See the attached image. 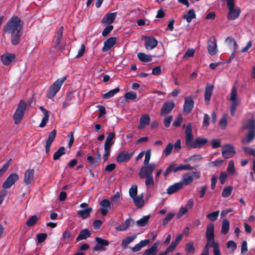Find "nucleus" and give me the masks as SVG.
<instances>
[{"instance_id": "1", "label": "nucleus", "mask_w": 255, "mask_h": 255, "mask_svg": "<svg viewBox=\"0 0 255 255\" xmlns=\"http://www.w3.org/2000/svg\"><path fill=\"white\" fill-rule=\"evenodd\" d=\"M185 144L187 147L198 148L203 147L208 142L206 138L197 137L193 141L194 136L192 132V125L189 123L185 129Z\"/></svg>"}, {"instance_id": "2", "label": "nucleus", "mask_w": 255, "mask_h": 255, "mask_svg": "<svg viewBox=\"0 0 255 255\" xmlns=\"http://www.w3.org/2000/svg\"><path fill=\"white\" fill-rule=\"evenodd\" d=\"M23 25V21L17 16L13 15L3 26V31L8 33L22 32Z\"/></svg>"}, {"instance_id": "3", "label": "nucleus", "mask_w": 255, "mask_h": 255, "mask_svg": "<svg viewBox=\"0 0 255 255\" xmlns=\"http://www.w3.org/2000/svg\"><path fill=\"white\" fill-rule=\"evenodd\" d=\"M66 77H63L61 78L58 79L54 83L49 87L46 94V96L48 99H52L56 94L60 90L61 86L64 82L66 80Z\"/></svg>"}, {"instance_id": "4", "label": "nucleus", "mask_w": 255, "mask_h": 255, "mask_svg": "<svg viewBox=\"0 0 255 255\" xmlns=\"http://www.w3.org/2000/svg\"><path fill=\"white\" fill-rule=\"evenodd\" d=\"M108 136L106 137L104 144V154L103 155V159L104 161L108 160V157L110 155L111 148L114 144L113 139L116 137L115 132L107 133Z\"/></svg>"}, {"instance_id": "5", "label": "nucleus", "mask_w": 255, "mask_h": 255, "mask_svg": "<svg viewBox=\"0 0 255 255\" xmlns=\"http://www.w3.org/2000/svg\"><path fill=\"white\" fill-rule=\"evenodd\" d=\"M26 106L24 101L20 100L13 116L15 124H18L21 121L24 116Z\"/></svg>"}, {"instance_id": "6", "label": "nucleus", "mask_w": 255, "mask_h": 255, "mask_svg": "<svg viewBox=\"0 0 255 255\" xmlns=\"http://www.w3.org/2000/svg\"><path fill=\"white\" fill-rule=\"evenodd\" d=\"M230 100L231 101L230 105V113L232 116H234L238 105L237 100V88L236 86L232 87Z\"/></svg>"}, {"instance_id": "7", "label": "nucleus", "mask_w": 255, "mask_h": 255, "mask_svg": "<svg viewBox=\"0 0 255 255\" xmlns=\"http://www.w3.org/2000/svg\"><path fill=\"white\" fill-rule=\"evenodd\" d=\"M156 168L155 163H151L149 165L142 166L139 171V176L140 178H144L145 176H152L153 171Z\"/></svg>"}, {"instance_id": "8", "label": "nucleus", "mask_w": 255, "mask_h": 255, "mask_svg": "<svg viewBox=\"0 0 255 255\" xmlns=\"http://www.w3.org/2000/svg\"><path fill=\"white\" fill-rule=\"evenodd\" d=\"M63 27L61 26L57 30L53 40L52 47L59 50H62L63 47L59 44L63 38Z\"/></svg>"}, {"instance_id": "9", "label": "nucleus", "mask_w": 255, "mask_h": 255, "mask_svg": "<svg viewBox=\"0 0 255 255\" xmlns=\"http://www.w3.org/2000/svg\"><path fill=\"white\" fill-rule=\"evenodd\" d=\"M19 179V176L16 173L10 174L2 184V188L4 189L10 188Z\"/></svg>"}, {"instance_id": "10", "label": "nucleus", "mask_w": 255, "mask_h": 255, "mask_svg": "<svg viewBox=\"0 0 255 255\" xmlns=\"http://www.w3.org/2000/svg\"><path fill=\"white\" fill-rule=\"evenodd\" d=\"M222 153L224 158L228 159L233 157L236 152L234 147L232 145L228 144L223 147Z\"/></svg>"}, {"instance_id": "11", "label": "nucleus", "mask_w": 255, "mask_h": 255, "mask_svg": "<svg viewBox=\"0 0 255 255\" xmlns=\"http://www.w3.org/2000/svg\"><path fill=\"white\" fill-rule=\"evenodd\" d=\"M208 51L210 55H214L218 52L217 42L215 38L211 37L207 42Z\"/></svg>"}, {"instance_id": "12", "label": "nucleus", "mask_w": 255, "mask_h": 255, "mask_svg": "<svg viewBox=\"0 0 255 255\" xmlns=\"http://www.w3.org/2000/svg\"><path fill=\"white\" fill-rule=\"evenodd\" d=\"M175 105L173 101H167L165 102L160 111L161 116H165L169 114L175 107Z\"/></svg>"}, {"instance_id": "13", "label": "nucleus", "mask_w": 255, "mask_h": 255, "mask_svg": "<svg viewBox=\"0 0 255 255\" xmlns=\"http://www.w3.org/2000/svg\"><path fill=\"white\" fill-rule=\"evenodd\" d=\"M133 152L125 151H121L116 157L117 161L120 163L128 161L133 156Z\"/></svg>"}, {"instance_id": "14", "label": "nucleus", "mask_w": 255, "mask_h": 255, "mask_svg": "<svg viewBox=\"0 0 255 255\" xmlns=\"http://www.w3.org/2000/svg\"><path fill=\"white\" fill-rule=\"evenodd\" d=\"M157 40L152 36H146L144 46L147 50H152L157 46Z\"/></svg>"}, {"instance_id": "15", "label": "nucleus", "mask_w": 255, "mask_h": 255, "mask_svg": "<svg viewBox=\"0 0 255 255\" xmlns=\"http://www.w3.org/2000/svg\"><path fill=\"white\" fill-rule=\"evenodd\" d=\"M99 205L101 206L100 211L102 215L105 216L108 213V210L111 208L110 201L107 199H104L101 201Z\"/></svg>"}, {"instance_id": "16", "label": "nucleus", "mask_w": 255, "mask_h": 255, "mask_svg": "<svg viewBox=\"0 0 255 255\" xmlns=\"http://www.w3.org/2000/svg\"><path fill=\"white\" fill-rule=\"evenodd\" d=\"M194 101L191 97H185L183 105L184 112L187 114L190 113L194 107Z\"/></svg>"}, {"instance_id": "17", "label": "nucleus", "mask_w": 255, "mask_h": 255, "mask_svg": "<svg viewBox=\"0 0 255 255\" xmlns=\"http://www.w3.org/2000/svg\"><path fill=\"white\" fill-rule=\"evenodd\" d=\"M95 240L97 244L93 249L95 251L105 250L104 247L108 246L109 245V242L107 240L99 237H96Z\"/></svg>"}, {"instance_id": "18", "label": "nucleus", "mask_w": 255, "mask_h": 255, "mask_svg": "<svg viewBox=\"0 0 255 255\" xmlns=\"http://www.w3.org/2000/svg\"><path fill=\"white\" fill-rule=\"evenodd\" d=\"M56 130H53L49 134L47 139L46 140L45 148V151L46 153L48 154L50 150V146L54 141L56 135Z\"/></svg>"}, {"instance_id": "19", "label": "nucleus", "mask_w": 255, "mask_h": 255, "mask_svg": "<svg viewBox=\"0 0 255 255\" xmlns=\"http://www.w3.org/2000/svg\"><path fill=\"white\" fill-rule=\"evenodd\" d=\"M34 170L33 169H28L26 170L24 173L23 183L25 185L30 184L34 180Z\"/></svg>"}, {"instance_id": "20", "label": "nucleus", "mask_w": 255, "mask_h": 255, "mask_svg": "<svg viewBox=\"0 0 255 255\" xmlns=\"http://www.w3.org/2000/svg\"><path fill=\"white\" fill-rule=\"evenodd\" d=\"M214 85L207 83L205 87L204 94L205 102L207 105L209 104L211 96L213 94Z\"/></svg>"}, {"instance_id": "21", "label": "nucleus", "mask_w": 255, "mask_h": 255, "mask_svg": "<svg viewBox=\"0 0 255 255\" xmlns=\"http://www.w3.org/2000/svg\"><path fill=\"white\" fill-rule=\"evenodd\" d=\"M15 59V55L9 53H4L0 57L1 62L3 64L6 66L9 65Z\"/></svg>"}, {"instance_id": "22", "label": "nucleus", "mask_w": 255, "mask_h": 255, "mask_svg": "<svg viewBox=\"0 0 255 255\" xmlns=\"http://www.w3.org/2000/svg\"><path fill=\"white\" fill-rule=\"evenodd\" d=\"M116 42L117 38L115 37H111L108 38L104 43L102 51L103 52L109 51L116 43Z\"/></svg>"}, {"instance_id": "23", "label": "nucleus", "mask_w": 255, "mask_h": 255, "mask_svg": "<svg viewBox=\"0 0 255 255\" xmlns=\"http://www.w3.org/2000/svg\"><path fill=\"white\" fill-rule=\"evenodd\" d=\"M134 225V221L130 218H128L126 220L123 225H120L116 227V230L117 231H126L129 226H133Z\"/></svg>"}, {"instance_id": "24", "label": "nucleus", "mask_w": 255, "mask_h": 255, "mask_svg": "<svg viewBox=\"0 0 255 255\" xmlns=\"http://www.w3.org/2000/svg\"><path fill=\"white\" fill-rule=\"evenodd\" d=\"M183 188L182 183L179 182H177L174 183V184L170 186L167 189V193L169 195L172 194L173 193H175L176 192H177L180 190L182 189Z\"/></svg>"}, {"instance_id": "25", "label": "nucleus", "mask_w": 255, "mask_h": 255, "mask_svg": "<svg viewBox=\"0 0 255 255\" xmlns=\"http://www.w3.org/2000/svg\"><path fill=\"white\" fill-rule=\"evenodd\" d=\"M116 16V12L106 13L102 19V22L105 24H109L111 25L114 22Z\"/></svg>"}, {"instance_id": "26", "label": "nucleus", "mask_w": 255, "mask_h": 255, "mask_svg": "<svg viewBox=\"0 0 255 255\" xmlns=\"http://www.w3.org/2000/svg\"><path fill=\"white\" fill-rule=\"evenodd\" d=\"M241 13V10L239 7L232 8L229 10L227 18L229 20H235L239 17Z\"/></svg>"}, {"instance_id": "27", "label": "nucleus", "mask_w": 255, "mask_h": 255, "mask_svg": "<svg viewBox=\"0 0 255 255\" xmlns=\"http://www.w3.org/2000/svg\"><path fill=\"white\" fill-rule=\"evenodd\" d=\"M150 121V118L147 115H144L139 119V124L138 126V129H142L148 126Z\"/></svg>"}, {"instance_id": "28", "label": "nucleus", "mask_w": 255, "mask_h": 255, "mask_svg": "<svg viewBox=\"0 0 255 255\" xmlns=\"http://www.w3.org/2000/svg\"><path fill=\"white\" fill-rule=\"evenodd\" d=\"M91 235V231L88 229H84L82 230L76 238V242H79L81 240H86L90 237Z\"/></svg>"}, {"instance_id": "29", "label": "nucleus", "mask_w": 255, "mask_h": 255, "mask_svg": "<svg viewBox=\"0 0 255 255\" xmlns=\"http://www.w3.org/2000/svg\"><path fill=\"white\" fill-rule=\"evenodd\" d=\"M22 32H18V33H11V42L13 45H17L20 41V37Z\"/></svg>"}, {"instance_id": "30", "label": "nucleus", "mask_w": 255, "mask_h": 255, "mask_svg": "<svg viewBox=\"0 0 255 255\" xmlns=\"http://www.w3.org/2000/svg\"><path fill=\"white\" fill-rule=\"evenodd\" d=\"M149 243V240H144L141 241L138 244H137L131 248V250L132 252L135 253L141 250L142 248L147 246Z\"/></svg>"}, {"instance_id": "31", "label": "nucleus", "mask_w": 255, "mask_h": 255, "mask_svg": "<svg viewBox=\"0 0 255 255\" xmlns=\"http://www.w3.org/2000/svg\"><path fill=\"white\" fill-rule=\"evenodd\" d=\"M206 238H209V240L215 238L214 225L213 223H210L207 225L206 232Z\"/></svg>"}, {"instance_id": "32", "label": "nucleus", "mask_w": 255, "mask_h": 255, "mask_svg": "<svg viewBox=\"0 0 255 255\" xmlns=\"http://www.w3.org/2000/svg\"><path fill=\"white\" fill-rule=\"evenodd\" d=\"M255 138V130H249L246 137L242 139L243 144H248L252 142Z\"/></svg>"}, {"instance_id": "33", "label": "nucleus", "mask_w": 255, "mask_h": 255, "mask_svg": "<svg viewBox=\"0 0 255 255\" xmlns=\"http://www.w3.org/2000/svg\"><path fill=\"white\" fill-rule=\"evenodd\" d=\"M242 128L243 130L249 129V130H255V119L249 120L246 124L243 125Z\"/></svg>"}, {"instance_id": "34", "label": "nucleus", "mask_w": 255, "mask_h": 255, "mask_svg": "<svg viewBox=\"0 0 255 255\" xmlns=\"http://www.w3.org/2000/svg\"><path fill=\"white\" fill-rule=\"evenodd\" d=\"M136 237L137 236L136 235L126 237L122 240L121 246L124 249H126L128 247V246L136 238Z\"/></svg>"}, {"instance_id": "35", "label": "nucleus", "mask_w": 255, "mask_h": 255, "mask_svg": "<svg viewBox=\"0 0 255 255\" xmlns=\"http://www.w3.org/2000/svg\"><path fill=\"white\" fill-rule=\"evenodd\" d=\"M158 251V244L154 243L150 248L146 249L142 255H155Z\"/></svg>"}, {"instance_id": "36", "label": "nucleus", "mask_w": 255, "mask_h": 255, "mask_svg": "<svg viewBox=\"0 0 255 255\" xmlns=\"http://www.w3.org/2000/svg\"><path fill=\"white\" fill-rule=\"evenodd\" d=\"M93 209L91 208H87L85 209L81 210L78 211L77 215L83 219L87 218L92 212Z\"/></svg>"}, {"instance_id": "37", "label": "nucleus", "mask_w": 255, "mask_h": 255, "mask_svg": "<svg viewBox=\"0 0 255 255\" xmlns=\"http://www.w3.org/2000/svg\"><path fill=\"white\" fill-rule=\"evenodd\" d=\"M196 14L194 9H190L187 14L183 16V18L186 19L188 22H190L193 19L196 18Z\"/></svg>"}, {"instance_id": "38", "label": "nucleus", "mask_w": 255, "mask_h": 255, "mask_svg": "<svg viewBox=\"0 0 255 255\" xmlns=\"http://www.w3.org/2000/svg\"><path fill=\"white\" fill-rule=\"evenodd\" d=\"M137 57L140 61L143 62H149L152 61L150 56L142 52L137 53Z\"/></svg>"}, {"instance_id": "39", "label": "nucleus", "mask_w": 255, "mask_h": 255, "mask_svg": "<svg viewBox=\"0 0 255 255\" xmlns=\"http://www.w3.org/2000/svg\"><path fill=\"white\" fill-rule=\"evenodd\" d=\"M65 148L64 146L60 147L53 154V160H58L61 156L65 154Z\"/></svg>"}, {"instance_id": "40", "label": "nucleus", "mask_w": 255, "mask_h": 255, "mask_svg": "<svg viewBox=\"0 0 255 255\" xmlns=\"http://www.w3.org/2000/svg\"><path fill=\"white\" fill-rule=\"evenodd\" d=\"M230 222L228 219H224L222 224L221 232L223 234H227L229 232Z\"/></svg>"}, {"instance_id": "41", "label": "nucleus", "mask_w": 255, "mask_h": 255, "mask_svg": "<svg viewBox=\"0 0 255 255\" xmlns=\"http://www.w3.org/2000/svg\"><path fill=\"white\" fill-rule=\"evenodd\" d=\"M193 181V178L190 175H188V174L185 173L183 176V178L182 180L180 182L182 183V186L183 185H188L192 183Z\"/></svg>"}, {"instance_id": "42", "label": "nucleus", "mask_w": 255, "mask_h": 255, "mask_svg": "<svg viewBox=\"0 0 255 255\" xmlns=\"http://www.w3.org/2000/svg\"><path fill=\"white\" fill-rule=\"evenodd\" d=\"M133 199L134 205L137 207L141 208L144 206V201L142 199V196H137L131 198Z\"/></svg>"}, {"instance_id": "43", "label": "nucleus", "mask_w": 255, "mask_h": 255, "mask_svg": "<svg viewBox=\"0 0 255 255\" xmlns=\"http://www.w3.org/2000/svg\"><path fill=\"white\" fill-rule=\"evenodd\" d=\"M150 218V215H147L143 217L139 220L136 221V224L139 227H144L146 226L148 222L149 219Z\"/></svg>"}, {"instance_id": "44", "label": "nucleus", "mask_w": 255, "mask_h": 255, "mask_svg": "<svg viewBox=\"0 0 255 255\" xmlns=\"http://www.w3.org/2000/svg\"><path fill=\"white\" fill-rule=\"evenodd\" d=\"M207 239V243L204 247V248L206 249H209L210 247H213L214 249L219 246V244L217 242L215 241V238H213V239L209 240V238Z\"/></svg>"}, {"instance_id": "45", "label": "nucleus", "mask_w": 255, "mask_h": 255, "mask_svg": "<svg viewBox=\"0 0 255 255\" xmlns=\"http://www.w3.org/2000/svg\"><path fill=\"white\" fill-rule=\"evenodd\" d=\"M120 91L119 87H117L114 89L111 90L108 92L105 93L103 95V98L105 99H108L113 97L115 94L118 93Z\"/></svg>"}, {"instance_id": "46", "label": "nucleus", "mask_w": 255, "mask_h": 255, "mask_svg": "<svg viewBox=\"0 0 255 255\" xmlns=\"http://www.w3.org/2000/svg\"><path fill=\"white\" fill-rule=\"evenodd\" d=\"M219 213H220L219 210H218V211H216L215 212H213L212 213L208 214L206 217L210 221H211L212 222H214V221H215L217 219V218L219 216Z\"/></svg>"}, {"instance_id": "47", "label": "nucleus", "mask_w": 255, "mask_h": 255, "mask_svg": "<svg viewBox=\"0 0 255 255\" xmlns=\"http://www.w3.org/2000/svg\"><path fill=\"white\" fill-rule=\"evenodd\" d=\"M232 190L233 187L231 186H228L225 187L222 191V196L224 198L229 197L232 193Z\"/></svg>"}, {"instance_id": "48", "label": "nucleus", "mask_w": 255, "mask_h": 255, "mask_svg": "<svg viewBox=\"0 0 255 255\" xmlns=\"http://www.w3.org/2000/svg\"><path fill=\"white\" fill-rule=\"evenodd\" d=\"M144 178H145V183L147 188L154 186V179L152 175L145 176Z\"/></svg>"}, {"instance_id": "49", "label": "nucleus", "mask_w": 255, "mask_h": 255, "mask_svg": "<svg viewBox=\"0 0 255 255\" xmlns=\"http://www.w3.org/2000/svg\"><path fill=\"white\" fill-rule=\"evenodd\" d=\"M37 220V216L36 215H33L27 220L26 225L28 227H32L36 224Z\"/></svg>"}, {"instance_id": "50", "label": "nucleus", "mask_w": 255, "mask_h": 255, "mask_svg": "<svg viewBox=\"0 0 255 255\" xmlns=\"http://www.w3.org/2000/svg\"><path fill=\"white\" fill-rule=\"evenodd\" d=\"M183 120L182 116L181 114H178L173 121L172 126L174 127H179L180 126Z\"/></svg>"}, {"instance_id": "51", "label": "nucleus", "mask_w": 255, "mask_h": 255, "mask_svg": "<svg viewBox=\"0 0 255 255\" xmlns=\"http://www.w3.org/2000/svg\"><path fill=\"white\" fill-rule=\"evenodd\" d=\"M73 95L71 93H68L63 103V108L65 109L70 105V102L72 99Z\"/></svg>"}, {"instance_id": "52", "label": "nucleus", "mask_w": 255, "mask_h": 255, "mask_svg": "<svg viewBox=\"0 0 255 255\" xmlns=\"http://www.w3.org/2000/svg\"><path fill=\"white\" fill-rule=\"evenodd\" d=\"M176 167V166L175 164H170V165L167 167L165 171L164 172V176L165 177H166L172 172H176L177 171H175Z\"/></svg>"}, {"instance_id": "53", "label": "nucleus", "mask_w": 255, "mask_h": 255, "mask_svg": "<svg viewBox=\"0 0 255 255\" xmlns=\"http://www.w3.org/2000/svg\"><path fill=\"white\" fill-rule=\"evenodd\" d=\"M185 250L188 253L193 254L195 251V248L194 247L193 243L189 242L187 243L186 244Z\"/></svg>"}, {"instance_id": "54", "label": "nucleus", "mask_w": 255, "mask_h": 255, "mask_svg": "<svg viewBox=\"0 0 255 255\" xmlns=\"http://www.w3.org/2000/svg\"><path fill=\"white\" fill-rule=\"evenodd\" d=\"M175 214L173 213H169L167 214L162 222L163 226H166L168 223L174 217Z\"/></svg>"}, {"instance_id": "55", "label": "nucleus", "mask_w": 255, "mask_h": 255, "mask_svg": "<svg viewBox=\"0 0 255 255\" xmlns=\"http://www.w3.org/2000/svg\"><path fill=\"white\" fill-rule=\"evenodd\" d=\"M220 126L222 129H225L227 126V115L224 114L219 122Z\"/></svg>"}, {"instance_id": "56", "label": "nucleus", "mask_w": 255, "mask_h": 255, "mask_svg": "<svg viewBox=\"0 0 255 255\" xmlns=\"http://www.w3.org/2000/svg\"><path fill=\"white\" fill-rule=\"evenodd\" d=\"M137 186L136 185H132L129 190V194L131 198L137 196Z\"/></svg>"}, {"instance_id": "57", "label": "nucleus", "mask_w": 255, "mask_h": 255, "mask_svg": "<svg viewBox=\"0 0 255 255\" xmlns=\"http://www.w3.org/2000/svg\"><path fill=\"white\" fill-rule=\"evenodd\" d=\"M227 170L230 174H233L235 172L234 162L233 160L229 161Z\"/></svg>"}, {"instance_id": "58", "label": "nucleus", "mask_w": 255, "mask_h": 255, "mask_svg": "<svg viewBox=\"0 0 255 255\" xmlns=\"http://www.w3.org/2000/svg\"><path fill=\"white\" fill-rule=\"evenodd\" d=\"M173 147V144L169 142L163 150V153L165 154V156H168L171 153Z\"/></svg>"}, {"instance_id": "59", "label": "nucleus", "mask_w": 255, "mask_h": 255, "mask_svg": "<svg viewBox=\"0 0 255 255\" xmlns=\"http://www.w3.org/2000/svg\"><path fill=\"white\" fill-rule=\"evenodd\" d=\"M113 29L114 26L110 24L109 25L106 26L102 32V35L104 37L107 36L111 32V31L113 30Z\"/></svg>"}, {"instance_id": "60", "label": "nucleus", "mask_w": 255, "mask_h": 255, "mask_svg": "<svg viewBox=\"0 0 255 255\" xmlns=\"http://www.w3.org/2000/svg\"><path fill=\"white\" fill-rule=\"evenodd\" d=\"M127 99L130 100H134L137 97V95L135 93L133 92H129L127 93L125 96Z\"/></svg>"}, {"instance_id": "61", "label": "nucleus", "mask_w": 255, "mask_h": 255, "mask_svg": "<svg viewBox=\"0 0 255 255\" xmlns=\"http://www.w3.org/2000/svg\"><path fill=\"white\" fill-rule=\"evenodd\" d=\"M47 235L46 233H39L36 236V238L39 243L43 242L46 239Z\"/></svg>"}, {"instance_id": "62", "label": "nucleus", "mask_w": 255, "mask_h": 255, "mask_svg": "<svg viewBox=\"0 0 255 255\" xmlns=\"http://www.w3.org/2000/svg\"><path fill=\"white\" fill-rule=\"evenodd\" d=\"M225 42L230 45H233L235 49H236L237 45L233 37L231 36L227 37L225 40Z\"/></svg>"}, {"instance_id": "63", "label": "nucleus", "mask_w": 255, "mask_h": 255, "mask_svg": "<svg viewBox=\"0 0 255 255\" xmlns=\"http://www.w3.org/2000/svg\"><path fill=\"white\" fill-rule=\"evenodd\" d=\"M67 137L69 138V141L68 143V147L69 148H70L72 144H73L74 140V132L71 131L67 135Z\"/></svg>"}, {"instance_id": "64", "label": "nucleus", "mask_w": 255, "mask_h": 255, "mask_svg": "<svg viewBox=\"0 0 255 255\" xmlns=\"http://www.w3.org/2000/svg\"><path fill=\"white\" fill-rule=\"evenodd\" d=\"M172 119V116H168L165 117L163 121V124L165 128H168L170 126Z\"/></svg>"}]
</instances>
